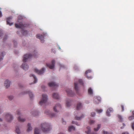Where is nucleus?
Listing matches in <instances>:
<instances>
[{"instance_id": "obj_1", "label": "nucleus", "mask_w": 134, "mask_h": 134, "mask_svg": "<svg viewBox=\"0 0 134 134\" xmlns=\"http://www.w3.org/2000/svg\"><path fill=\"white\" fill-rule=\"evenodd\" d=\"M33 55H31L30 54H26L23 57V62H25L27 61V60L29 58H31L32 57L36 58L37 52L35 51L34 52V53H32Z\"/></svg>"}, {"instance_id": "obj_2", "label": "nucleus", "mask_w": 134, "mask_h": 134, "mask_svg": "<svg viewBox=\"0 0 134 134\" xmlns=\"http://www.w3.org/2000/svg\"><path fill=\"white\" fill-rule=\"evenodd\" d=\"M41 129L43 132H47L51 129V127L49 124L44 123L41 124Z\"/></svg>"}, {"instance_id": "obj_3", "label": "nucleus", "mask_w": 134, "mask_h": 134, "mask_svg": "<svg viewBox=\"0 0 134 134\" xmlns=\"http://www.w3.org/2000/svg\"><path fill=\"white\" fill-rule=\"evenodd\" d=\"M42 98L40 101L39 102V104L42 105L43 104L45 103L47 101V95L43 94L42 95Z\"/></svg>"}, {"instance_id": "obj_4", "label": "nucleus", "mask_w": 134, "mask_h": 134, "mask_svg": "<svg viewBox=\"0 0 134 134\" xmlns=\"http://www.w3.org/2000/svg\"><path fill=\"white\" fill-rule=\"evenodd\" d=\"M27 24L22 22H20L19 24H15V26L17 28H20L23 29L24 27L26 26Z\"/></svg>"}, {"instance_id": "obj_5", "label": "nucleus", "mask_w": 134, "mask_h": 134, "mask_svg": "<svg viewBox=\"0 0 134 134\" xmlns=\"http://www.w3.org/2000/svg\"><path fill=\"white\" fill-rule=\"evenodd\" d=\"M101 99L99 96L95 97L93 98L94 103L95 104H98L101 101Z\"/></svg>"}, {"instance_id": "obj_6", "label": "nucleus", "mask_w": 134, "mask_h": 134, "mask_svg": "<svg viewBox=\"0 0 134 134\" xmlns=\"http://www.w3.org/2000/svg\"><path fill=\"white\" fill-rule=\"evenodd\" d=\"M46 36V34H44L43 35H42L38 34L36 35V37L37 38L39 39L42 43L44 42V37Z\"/></svg>"}, {"instance_id": "obj_7", "label": "nucleus", "mask_w": 134, "mask_h": 134, "mask_svg": "<svg viewBox=\"0 0 134 134\" xmlns=\"http://www.w3.org/2000/svg\"><path fill=\"white\" fill-rule=\"evenodd\" d=\"M5 118L7 121L10 122L13 120V118L12 115L8 113L6 114L5 116Z\"/></svg>"}, {"instance_id": "obj_8", "label": "nucleus", "mask_w": 134, "mask_h": 134, "mask_svg": "<svg viewBox=\"0 0 134 134\" xmlns=\"http://www.w3.org/2000/svg\"><path fill=\"white\" fill-rule=\"evenodd\" d=\"M55 61L54 60H52L51 64H47V66H48L50 69H53L54 66Z\"/></svg>"}, {"instance_id": "obj_9", "label": "nucleus", "mask_w": 134, "mask_h": 134, "mask_svg": "<svg viewBox=\"0 0 134 134\" xmlns=\"http://www.w3.org/2000/svg\"><path fill=\"white\" fill-rule=\"evenodd\" d=\"M61 106L60 104H58L55 105L53 109L54 111L58 112H59V110L61 109Z\"/></svg>"}, {"instance_id": "obj_10", "label": "nucleus", "mask_w": 134, "mask_h": 134, "mask_svg": "<svg viewBox=\"0 0 134 134\" xmlns=\"http://www.w3.org/2000/svg\"><path fill=\"white\" fill-rule=\"evenodd\" d=\"M44 113L46 115H48L50 117H55V114L54 113H51L49 110H47L44 112Z\"/></svg>"}, {"instance_id": "obj_11", "label": "nucleus", "mask_w": 134, "mask_h": 134, "mask_svg": "<svg viewBox=\"0 0 134 134\" xmlns=\"http://www.w3.org/2000/svg\"><path fill=\"white\" fill-rule=\"evenodd\" d=\"M44 68H43L41 70H38L37 69H35L34 70V71L38 74L41 75L44 72Z\"/></svg>"}, {"instance_id": "obj_12", "label": "nucleus", "mask_w": 134, "mask_h": 134, "mask_svg": "<svg viewBox=\"0 0 134 134\" xmlns=\"http://www.w3.org/2000/svg\"><path fill=\"white\" fill-rule=\"evenodd\" d=\"M66 92L68 96L71 97L73 96L75 94L74 93L69 89H68L66 90Z\"/></svg>"}, {"instance_id": "obj_13", "label": "nucleus", "mask_w": 134, "mask_h": 134, "mask_svg": "<svg viewBox=\"0 0 134 134\" xmlns=\"http://www.w3.org/2000/svg\"><path fill=\"white\" fill-rule=\"evenodd\" d=\"M49 86L50 87H54L56 88L58 87V85L54 82H51L49 83L48 84Z\"/></svg>"}, {"instance_id": "obj_14", "label": "nucleus", "mask_w": 134, "mask_h": 134, "mask_svg": "<svg viewBox=\"0 0 134 134\" xmlns=\"http://www.w3.org/2000/svg\"><path fill=\"white\" fill-rule=\"evenodd\" d=\"M10 82L8 80H6L4 83V86L6 88H8L10 86Z\"/></svg>"}, {"instance_id": "obj_15", "label": "nucleus", "mask_w": 134, "mask_h": 134, "mask_svg": "<svg viewBox=\"0 0 134 134\" xmlns=\"http://www.w3.org/2000/svg\"><path fill=\"white\" fill-rule=\"evenodd\" d=\"M21 67L25 70H27L29 68L28 66L26 64H22L21 66Z\"/></svg>"}, {"instance_id": "obj_16", "label": "nucleus", "mask_w": 134, "mask_h": 134, "mask_svg": "<svg viewBox=\"0 0 134 134\" xmlns=\"http://www.w3.org/2000/svg\"><path fill=\"white\" fill-rule=\"evenodd\" d=\"M91 72V70H88L86 71L85 72V76H86L87 77L88 79H91L92 78V77L91 76H87V74L88 73H90Z\"/></svg>"}, {"instance_id": "obj_17", "label": "nucleus", "mask_w": 134, "mask_h": 134, "mask_svg": "<svg viewBox=\"0 0 134 134\" xmlns=\"http://www.w3.org/2000/svg\"><path fill=\"white\" fill-rule=\"evenodd\" d=\"M26 93H28L29 94V96L30 98L31 99H32L33 97V94L32 93V92H30V91H27L26 92H24V93H23V94H25Z\"/></svg>"}, {"instance_id": "obj_18", "label": "nucleus", "mask_w": 134, "mask_h": 134, "mask_svg": "<svg viewBox=\"0 0 134 134\" xmlns=\"http://www.w3.org/2000/svg\"><path fill=\"white\" fill-rule=\"evenodd\" d=\"M12 19V18L10 17H9L7 18V24L11 26L13 24V23H10V20Z\"/></svg>"}, {"instance_id": "obj_19", "label": "nucleus", "mask_w": 134, "mask_h": 134, "mask_svg": "<svg viewBox=\"0 0 134 134\" xmlns=\"http://www.w3.org/2000/svg\"><path fill=\"white\" fill-rule=\"evenodd\" d=\"M113 110V109L112 108H110L108 109L107 111V115L108 116H110V113Z\"/></svg>"}, {"instance_id": "obj_20", "label": "nucleus", "mask_w": 134, "mask_h": 134, "mask_svg": "<svg viewBox=\"0 0 134 134\" xmlns=\"http://www.w3.org/2000/svg\"><path fill=\"white\" fill-rule=\"evenodd\" d=\"M53 98L55 99H59V97L58 94L57 93H54L53 94Z\"/></svg>"}, {"instance_id": "obj_21", "label": "nucleus", "mask_w": 134, "mask_h": 134, "mask_svg": "<svg viewBox=\"0 0 134 134\" xmlns=\"http://www.w3.org/2000/svg\"><path fill=\"white\" fill-rule=\"evenodd\" d=\"M77 110L81 109L82 108V105L81 103L79 102L77 103Z\"/></svg>"}, {"instance_id": "obj_22", "label": "nucleus", "mask_w": 134, "mask_h": 134, "mask_svg": "<svg viewBox=\"0 0 134 134\" xmlns=\"http://www.w3.org/2000/svg\"><path fill=\"white\" fill-rule=\"evenodd\" d=\"M28 128L27 130V131L28 132H29L31 131L32 130V128L31 126V125L30 124L28 123L27 124Z\"/></svg>"}, {"instance_id": "obj_23", "label": "nucleus", "mask_w": 134, "mask_h": 134, "mask_svg": "<svg viewBox=\"0 0 134 134\" xmlns=\"http://www.w3.org/2000/svg\"><path fill=\"white\" fill-rule=\"evenodd\" d=\"M22 117V115H21L19 116L18 117V121L21 122H23L25 120V119L21 118V117Z\"/></svg>"}, {"instance_id": "obj_24", "label": "nucleus", "mask_w": 134, "mask_h": 134, "mask_svg": "<svg viewBox=\"0 0 134 134\" xmlns=\"http://www.w3.org/2000/svg\"><path fill=\"white\" fill-rule=\"evenodd\" d=\"M30 77H33V78L34 80V83H36L37 82V78H36L35 76L33 74H31L30 75Z\"/></svg>"}, {"instance_id": "obj_25", "label": "nucleus", "mask_w": 134, "mask_h": 134, "mask_svg": "<svg viewBox=\"0 0 134 134\" xmlns=\"http://www.w3.org/2000/svg\"><path fill=\"white\" fill-rule=\"evenodd\" d=\"M34 134H40L39 130L37 128H35L34 132Z\"/></svg>"}, {"instance_id": "obj_26", "label": "nucleus", "mask_w": 134, "mask_h": 134, "mask_svg": "<svg viewBox=\"0 0 134 134\" xmlns=\"http://www.w3.org/2000/svg\"><path fill=\"white\" fill-rule=\"evenodd\" d=\"M75 128L73 126H71L69 127L68 128V131L69 132L71 131L72 130H75Z\"/></svg>"}, {"instance_id": "obj_27", "label": "nucleus", "mask_w": 134, "mask_h": 134, "mask_svg": "<svg viewBox=\"0 0 134 134\" xmlns=\"http://www.w3.org/2000/svg\"><path fill=\"white\" fill-rule=\"evenodd\" d=\"M87 129L88 130V131H86L85 132L87 134H89L91 131L90 127L88 126L87 127Z\"/></svg>"}, {"instance_id": "obj_28", "label": "nucleus", "mask_w": 134, "mask_h": 134, "mask_svg": "<svg viewBox=\"0 0 134 134\" xmlns=\"http://www.w3.org/2000/svg\"><path fill=\"white\" fill-rule=\"evenodd\" d=\"M77 85V83L75 82L74 83L75 89L76 92H77L78 91V87Z\"/></svg>"}, {"instance_id": "obj_29", "label": "nucleus", "mask_w": 134, "mask_h": 134, "mask_svg": "<svg viewBox=\"0 0 134 134\" xmlns=\"http://www.w3.org/2000/svg\"><path fill=\"white\" fill-rule=\"evenodd\" d=\"M21 33L23 35H26L27 34V32L26 30H24L22 29Z\"/></svg>"}, {"instance_id": "obj_30", "label": "nucleus", "mask_w": 134, "mask_h": 134, "mask_svg": "<svg viewBox=\"0 0 134 134\" xmlns=\"http://www.w3.org/2000/svg\"><path fill=\"white\" fill-rule=\"evenodd\" d=\"M88 93L90 95L92 94L93 93V90L91 88H90L88 89Z\"/></svg>"}, {"instance_id": "obj_31", "label": "nucleus", "mask_w": 134, "mask_h": 134, "mask_svg": "<svg viewBox=\"0 0 134 134\" xmlns=\"http://www.w3.org/2000/svg\"><path fill=\"white\" fill-rule=\"evenodd\" d=\"M16 132L18 134H20V132L19 128L18 127H16Z\"/></svg>"}, {"instance_id": "obj_32", "label": "nucleus", "mask_w": 134, "mask_h": 134, "mask_svg": "<svg viewBox=\"0 0 134 134\" xmlns=\"http://www.w3.org/2000/svg\"><path fill=\"white\" fill-rule=\"evenodd\" d=\"M71 105V101H70L69 102L67 100L66 101V106L67 107H69Z\"/></svg>"}, {"instance_id": "obj_33", "label": "nucleus", "mask_w": 134, "mask_h": 134, "mask_svg": "<svg viewBox=\"0 0 134 134\" xmlns=\"http://www.w3.org/2000/svg\"><path fill=\"white\" fill-rule=\"evenodd\" d=\"M83 117V115H82V116H81V117H77V116H75V119L77 120H79L81 119Z\"/></svg>"}, {"instance_id": "obj_34", "label": "nucleus", "mask_w": 134, "mask_h": 134, "mask_svg": "<svg viewBox=\"0 0 134 134\" xmlns=\"http://www.w3.org/2000/svg\"><path fill=\"white\" fill-rule=\"evenodd\" d=\"M100 125L99 124L97 125V129L96 128H94V131H97L100 128Z\"/></svg>"}, {"instance_id": "obj_35", "label": "nucleus", "mask_w": 134, "mask_h": 134, "mask_svg": "<svg viewBox=\"0 0 134 134\" xmlns=\"http://www.w3.org/2000/svg\"><path fill=\"white\" fill-rule=\"evenodd\" d=\"M2 56L1 57L0 56V61H1L3 59V57L4 55L5 54V52H3L1 53Z\"/></svg>"}, {"instance_id": "obj_36", "label": "nucleus", "mask_w": 134, "mask_h": 134, "mask_svg": "<svg viewBox=\"0 0 134 134\" xmlns=\"http://www.w3.org/2000/svg\"><path fill=\"white\" fill-rule=\"evenodd\" d=\"M31 114H33L34 116H37L38 115V112L37 111H35L34 113H31Z\"/></svg>"}, {"instance_id": "obj_37", "label": "nucleus", "mask_w": 134, "mask_h": 134, "mask_svg": "<svg viewBox=\"0 0 134 134\" xmlns=\"http://www.w3.org/2000/svg\"><path fill=\"white\" fill-rule=\"evenodd\" d=\"M72 124H75L77 126H80V124L78 123L77 122H75L74 121H72Z\"/></svg>"}, {"instance_id": "obj_38", "label": "nucleus", "mask_w": 134, "mask_h": 134, "mask_svg": "<svg viewBox=\"0 0 134 134\" xmlns=\"http://www.w3.org/2000/svg\"><path fill=\"white\" fill-rule=\"evenodd\" d=\"M79 81L80 83L82 85H83V83L82 81V80L81 79H79Z\"/></svg>"}, {"instance_id": "obj_39", "label": "nucleus", "mask_w": 134, "mask_h": 134, "mask_svg": "<svg viewBox=\"0 0 134 134\" xmlns=\"http://www.w3.org/2000/svg\"><path fill=\"white\" fill-rule=\"evenodd\" d=\"M102 111L103 110L102 109L99 110L97 109L96 110V111L99 113H101Z\"/></svg>"}, {"instance_id": "obj_40", "label": "nucleus", "mask_w": 134, "mask_h": 134, "mask_svg": "<svg viewBox=\"0 0 134 134\" xmlns=\"http://www.w3.org/2000/svg\"><path fill=\"white\" fill-rule=\"evenodd\" d=\"M118 117L119 119L120 120V121L122 122V119L120 115H118Z\"/></svg>"}, {"instance_id": "obj_41", "label": "nucleus", "mask_w": 134, "mask_h": 134, "mask_svg": "<svg viewBox=\"0 0 134 134\" xmlns=\"http://www.w3.org/2000/svg\"><path fill=\"white\" fill-rule=\"evenodd\" d=\"M134 119V116H131L129 117V120H131Z\"/></svg>"}, {"instance_id": "obj_42", "label": "nucleus", "mask_w": 134, "mask_h": 134, "mask_svg": "<svg viewBox=\"0 0 134 134\" xmlns=\"http://www.w3.org/2000/svg\"><path fill=\"white\" fill-rule=\"evenodd\" d=\"M131 127L132 129L134 130V122H133L131 123Z\"/></svg>"}, {"instance_id": "obj_43", "label": "nucleus", "mask_w": 134, "mask_h": 134, "mask_svg": "<svg viewBox=\"0 0 134 134\" xmlns=\"http://www.w3.org/2000/svg\"><path fill=\"white\" fill-rule=\"evenodd\" d=\"M8 98L9 100H11L13 99V97L12 96H10L8 97Z\"/></svg>"}, {"instance_id": "obj_44", "label": "nucleus", "mask_w": 134, "mask_h": 134, "mask_svg": "<svg viewBox=\"0 0 134 134\" xmlns=\"http://www.w3.org/2000/svg\"><path fill=\"white\" fill-rule=\"evenodd\" d=\"M96 114L95 112H92L91 113V116L94 117L95 115Z\"/></svg>"}, {"instance_id": "obj_45", "label": "nucleus", "mask_w": 134, "mask_h": 134, "mask_svg": "<svg viewBox=\"0 0 134 134\" xmlns=\"http://www.w3.org/2000/svg\"><path fill=\"white\" fill-rule=\"evenodd\" d=\"M95 122V121L93 120H91L90 122V124H92L93 123Z\"/></svg>"}, {"instance_id": "obj_46", "label": "nucleus", "mask_w": 134, "mask_h": 134, "mask_svg": "<svg viewBox=\"0 0 134 134\" xmlns=\"http://www.w3.org/2000/svg\"><path fill=\"white\" fill-rule=\"evenodd\" d=\"M121 107L122 108V111H124V106L122 105H121Z\"/></svg>"}, {"instance_id": "obj_47", "label": "nucleus", "mask_w": 134, "mask_h": 134, "mask_svg": "<svg viewBox=\"0 0 134 134\" xmlns=\"http://www.w3.org/2000/svg\"><path fill=\"white\" fill-rule=\"evenodd\" d=\"M7 36L6 35L4 37V38H3L4 41L5 40L7 39Z\"/></svg>"}, {"instance_id": "obj_48", "label": "nucleus", "mask_w": 134, "mask_h": 134, "mask_svg": "<svg viewBox=\"0 0 134 134\" xmlns=\"http://www.w3.org/2000/svg\"><path fill=\"white\" fill-rule=\"evenodd\" d=\"M16 114L18 115H20V111L19 110H17L16 111Z\"/></svg>"}, {"instance_id": "obj_49", "label": "nucleus", "mask_w": 134, "mask_h": 134, "mask_svg": "<svg viewBox=\"0 0 134 134\" xmlns=\"http://www.w3.org/2000/svg\"><path fill=\"white\" fill-rule=\"evenodd\" d=\"M103 133H104V134H111V133H107V132H105L104 131H103Z\"/></svg>"}, {"instance_id": "obj_50", "label": "nucleus", "mask_w": 134, "mask_h": 134, "mask_svg": "<svg viewBox=\"0 0 134 134\" xmlns=\"http://www.w3.org/2000/svg\"><path fill=\"white\" fill-rule=\"evenodd\" d=\"M2 32L1 30H0V37L2 36Z\"/></svg>"}, {"instance_id": "obj_51", "label": "nucleus", "mask_w": 134, "mask_h": 134, "mask_svg": "<svg viewBox=\"0 0 134 134\" xmlns=\"http://www.w3.org/2000/svg\"><path fill=\"white\" fill-rule=\"evenodd\" d=\"M14 45L15 47L16 46V45L17 44V43L16 41L14 42Z\"/></svg>"}, {"instance_id": "obj_52", "label": "nucleus", "mask_w": 134, "mask_h": 134, "mask_svg": "<svg viewBox=\"0 0 134 134\" xmlns=\"http://www.w3.org/2000/svg\"><path fill=\"white\" fill-rule=\"evenodd\" d=\"M2 16V14L1 12L0 11V17H1Z\"/></svg>"}, {"instance_id": "obj_53", "label": "nucleus", "mask_w": 134, "mask_h": 134, "mask_svg": "<svg viewBox=\"0 0 134 134\" xmlns=\"http://www.w3.org/2000/svg\"><path fill=\"white\" fill-rule=\"evenodd\" d=\"M41 88L42 89L44 88H45V87L44 86H41Z\"/></svg>"}, {"instance_id": "obj_54", "label": "nucleus", "mask_w": 134, "mask_h": 134, "mask_svg": "<svg viewBox=\"0 0 134 134\" xmlns=\"http://www.w3.org/2000/svg\"><path fill=\"white\" fill-rule=\"evenodd\" d=\"M63 123L64 124H66V122L65 121H63Z\"/></svg>"}, {"instance_id": "obj_55", "label": "nucleus", "mask_w": 134, "mask_h": 134, "mask_svg": "<svg viewBox=\"0 0 134 134\" xmlns=\"http://www.w3.org/2000/svg\"><path fill=\"white\" fill-rule=\"evenodd\" d=\"M122 134H129L127 132H125L124 133H123Z\"/></svg>"}, {"instance_id": "obj_56", "label": "nucleus", "mask_w": 134, "mask_h": 134, "mask_svg": "<svg viewBox=\"0 0 134 134\" xmlns=\"http://www.w3.org/2000/svg\"><path fill=\"white\" fill-rule=\"evenodd\" d=\"M123 126H125V125L124 124H123Z\"/></svg>"}, {"instance_id": "obj_57", "label": "nucleus", "mask_w": 134, "mask_h": 134, "mask_svg": "<svg viewBox=\"0 0 134 134\" xmlns=\"http://www.w3.org/2000/svg\"><path fill=\"white\" fill-rule=\"evenodd\" d=\"M2 121V119L0 118V121Z\"/></svg>"}, {"instance_id": "obj_58", "label": "nucleus", "mask_w": 134, "mask_h": 134, "mask_svg": "<svg viewBox=\"0 0 134 134\" xmlns=\"http://www.w3.org/2000/svg\"><path fill=\"white\" fill-rule=\"evenodd\" d=\"M91 134H97L96 133H91Z\"/></svg>"}, {"instance_id": "obj_59", "label": "nucleus", "mask_w": 134, "mask_h": 134, "mask_svg": "<svg viewBox=\"0 0 134 134\" xmlns=\"http://www.w3.org/2000/svg\"><path fill=\"white\" fill-rule=\"evenodd\" d=\"M59 49H60V48L59 47Z\"/></svg>"}, {"instance_id": "obj_60", "label": "nucleus", "mask_w": 134, "mask_h": 134, "mask_svg": "<svg viewBox=\"0 0 134 134\" xmlns=\"http://www.w3.org/2000/svg\"><path fill=\"white\" fill-rule=\"evenodd\" d=\"M17 34H18V32H17Z\"/></svg>"}, {"instance_id": "obj_61", "label": "nucleus", "mask_w": 134, "mask_h": 134, "mask_svg": "<svg viewBox=\"0 0 134 134\" xmlns=\"http://www.w3.org/2000/svg\"><path fill=\"white\" fill-rule=\"evenodd\" d=\"M123 128L122 127H121V129H123Z\"/></svg>"}]
</instances>
